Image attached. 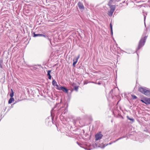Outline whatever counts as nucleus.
Segmentation results:
<instances>
[{"instance_id":"obj_1","label":"nucleus","mask_w":150,"mask_h":150,"mask_svg":"<svg viewBox=\"0 0 150 150\" xmlns=\"http://www.w3.org/2000/svg\"><path fill=\"white\" fill-rule=\"evenodd\" d=\"M139 90L142 93L148 96H150V90H148L146 88L143 87H140Z\"/></svg>"},{"instance_id":"obj_2","label":"nucleus","mask_w":150,"mask_h":150,"mask_svg":"<svg viewBox=\"0 0 150 150\" xmlns=\"http://www.w3.org/2000/svg\"><path fill=\"white\" fill-rule=\"evenodd\" d=\"M147 38V36H145L144 38H142L141 39L139 43L138 47L137 48V50L139 49L144 45Z\"/></svg>"},{"instance_id":"obj_3","label":"nucleus","mask_w":150,"mask_h":150,"mask_svg":"<svg viewBox=\"0 0 150 150\" xmlns=\"http://www.w3.org/2000/svg\"><path fill=\"white\" fill-rule=\"evenodd\" d=\"M102 136L103 135L100 132L97 134L95 135L96 140H98L102 138Z\"/></svg>"},{"instance_id":"obj_4","label":"nucleus","mask_w":150,"mask_h":150,"mask_svg":"<svg viewBox=\"0 0 150 150\" xmlns=\"http://www.w3.org/2000/svg\"><path fill=\"white\" fill-rule=\"evenodd\" d=\"M78 4L79 8L82 11L84 9V6L83 4L80 2H79Z\"/></svg>"},{"instance_id":"obj_5","label":"nucleus","mask_w":150,"mask_h":150,"mask_svg":"<svg viewBox=\"0 0 150 150\" xmlns=\"http://www.w3.org/2000/svg\"><path fill=\"white\" fill-rule=\"evenodd\" d=\"M79 57H80V55H78V57H77L76 58V61H75V59H73V61L74 62L73 64V65L74 67L75 66V64L77 62L78 59L79 58Z\"/></svg>"},{"instance_id":"obj_6","label":"nucleus","mask_w":150,"mask_h":150,"mask_svg":"<svg viewBox=\"0 0 150 150\" xmlns=\"http://www.w3.org/2000/svg\"><path fill=\"white\" fill-rule=\"evenodd\" d=\"M144 100L146 104H150V98H145Z\"/></svg>"},{"instance_id":"obj_7","label":"nucleus","mask_w":150,"mask_h":150,"mask_svg":"<svg viewBox=\"0 0 150 150\" xmlns=\"http://www.w3.org/2000/svg\"><path fill=\"white\" fill-rule=\"evenodd\" d=\"M110 7V10L112 11H114L115 9V5H110L109 6Z\"/></svg>"},{"instance_id":"obj_8","label":"nucleus","mask_w":150,"mask_h":150,"mask_svg":"<svg viewBox=\"0 0 150 150\" xmlns=\"http://www.w3.org/2000/svg\"><path fill=\"white\" fill-rule=\"evenodd\" d=\"M51 70H48L47 71V75L48 76V79H51V76L50 74V73H51Z\"/></svg>"},{"instance_id":"obj_9","label":"nucleus","mask_w":150,"mask_h":150,"mask_svg":"<svg viewBox=\"0 0 150 150\" xmlns=\"http://www.w3.org/2000/svg\"><path fill=\"white\" fill-rule=\"evenodd\" d=\"M52 85L54 86H56L57 87H58V85L57 84V82L54 79L52 81Z\"/></svg>"},{"instance_id":"obj_10","label":"nucleus","mask_w":150,"mask_h":150,"mask_svg":"<svg viewBox=\"0 0 150 150\" xmlns=\"http://www.w3.org/2000/svg\"><path fill=\"white\" fill-rule=\"evenodd\" d=\"M62 90L63 91L65 92L66 93H67L68 92V90L67 88H65L64 87H63V88H62Z\"/></svg>"},{"instance_id":"obj_11","label":"nucleus","mask_w":150,"mask_h":150,"mask_svg":"<svg viewBox=\"0 0 150 150\" xmlns=\"http://www.w3.org/2000/svg\"><path fill=\"white\" fill-rule=\"evenodd\" d=\"M14 100V99L13 98H11L8 101V103L11 104L12 102Z\"/></svg>"},{"instance_id":"obj_12","label":"nucleus","mask_w":150,"mask_h":150,"mask_svg":"<svg viewBox=\"0 0 150 150\" xmlns=\"http://www.w3.org/2000/svg\"><path fill=\"white\" fill-rule=\"evenodd\" d=\"M114 12V11H112L110 10V11L108 12V15L110 16H112Z\"/></svg>"},{"instance_id":"obj_13","label":"nucleus","mask_w":150,"mask_h":150,"mask_svg":"<svg viewBox=\"0 0 150 150\" xmlns=\"http://www.w3.org/2000/svg\"><path fill=\"white\" fill-rule=\"evenodd\" d=\"M41 34H36L35 33H34L33 37H41Z\"/></svg>"},{"instance_id":"obj_14","label":"nucleus","mask_w":150,"mask_h":150,"mask_svg":"<svg viewBox=\"0 0 150 150\" xmlns=\"http://www.w3.org/2000/svg\"><path fill=\"white\" fill-rule=\"evenodd\" d=\"M113 0H110L108 2V5L109 6L111 5V4L113 3Z\"/></svg>"},{"instance_id":"obj_15","label":"nucleus","mask_w":150,"mask_h":150,"mask_svg":"<svg viewBox=\"0 0 150 150\" xmlns=\"http://www.w3.org/2000/svg\"><path fill=\"white\" fill-rule=\"evenodd\" d=\"M110 29H111V34H112V24L111 23H110Z\"/></svg>"},{"instance_id":"obj_16","label":"nucleus","mask_w":150,"mask_h":150,"mask_svg":"<svg viewBox=\"0 0 150 150\" xmlns=\"http://www.w3.org/2000/svg\"><path fill=\"white\" fill-rule=\"evenodd\" d=\"M41 37H43L46 38H48V40H50V39L49 38H48V36L47 35H45L43 34H41Z\"/></svg>"},{"instance_id":"obj_17","label":"nucleus","mask_w":150,"mask_h":150,"mask_svg":"<svg viewBox=\"0 0 150 150\" xmlns=\"http://www.w3.org/2000/svg\"><path fill=\"white\" fill-rule=\"evenodd\" d=\"M11 91L12 92L10 94V96L11 98H12L13 96V92L12 89H11Z\"/></svg>"},{"instance_id":"obj_18","label":"nucleus","mask_w":150,"mask_h":150,"mask_svg":"<svg viewBox=\"0 0 150 150\" xmlns=\"http://www.w3.org/2000/svg\"><path fill=\"white\" fill-rule=\"evenodd\" d=\"M57 88L59 90H62V88H63V87L62 86H59V87L58 86V87H57Z\"/></svg>"},{"instance_id":"obj_19","label":"nucleus","mask_w":150,"mask_h":150,"mask_svg":"<svg viewBox=\"0 0 150 150\" xmlns=\"http://www.w3.org/2000/svg\"><path fill=\"white\" fill-rule=\"evenodd\" d=\"M127 118H128V119L129 120L132 121V122L134 121V119H133V118H129V117L128 116H127Z\"/></svg>"},{"instance_id":"obj_20","label":"nucleus","mask_w":150,"mask_h":150,"mask_svg":"<svg viewBox=\"0 0 150 150\" xmlns=\"http://www.w3.org/2000/svg\"><path fill=\"white\" fill-rule=\"evenodd\" d=\"M132 97L133 99H136L137 98V97L135 95H132Z\"/></svg>"},{"instance_id":"obj_21","label":"nucleus","mask_w":150,"mask_h":150,"mask_svg":"<svg viewBox=\"0 0 150 150\" xmlns=\"http://www.w3.org/2000/svg\"><path fill=\"white\" fill-rule=\"evenodd\" d=\"M78 86H75L74 87V89L77 91L78 90Z\"/></svg>"},{"instance_id":"obj_22","label":"nucleus","mask_w":150,"mask_h":150,"mask_svg":"<svg viewBox=\"0 0 150 150\" xmlns=\"http://www.w3.org/2000/svg\"><path fill=\"white\" fill-rule=\"evenodd\" d=\"M1 61H0V66L1 67H2V66H1Z\"/></svg>"},{"instance_id":"obj_23","label":"nucleus","mask_w":150,"mask_h":150,"mask_svg":"<svg viewBox=\"0 0 150 150\" xmlns=\"http://www.w3.org/2000/svg\"><path fill=\"white\" fill-rule=\"evenodd\" d=\"M141 101L143 102V103H144L145 104V100H141Z\"/></svg>"},{"instance_id":"obj_24","label":"nucleus","mask_w":150,"mask_h":150,"mask_svg":"<svg viewBox=\"0 0 150 150\" xmlns=\"http://www.w3.org/2000/svg\"><path fill=\"white\" fill-rule=\"evenodd\" d=\"M146 16H145L144 15V21H145V19H146Z\"/></svg>"},{"instance_id":"obj_25","label":"nucleus","mask_w":150,"mask_h":150,"mask_svg":"<svg viewBox=\"0 0 150 150\" xmlns=\"http://www.w3.org/2000/svg\"><path fill=\"white\" fill-rule=\"evenodd\" d=\"M120 138H119L118 139H117L114 142H115L116 141L118 140L119 139H120Z\"/></svg>"},{"instance_id":"obj_26","label":"nucleus","mask_w":150,"mask_h":150,"mask_svg":"<svg viewBox=\"0 0 150 150\" xmlns=\"http://www.w3.org/2000/svg\"><path fill=\"white\" fill-rule=\"evenodd\" d=\"M77 57H75L74 59H75V61H76V58Z\"/></svg>"},{"instance_id":"obj_27","label":"nucleus","mask_w":150,"mask_h":150,"mask_svg":"<svg viewBox=\"0 0 150 150\" xmlns=\"http://www.w3.org/2000/svg\"><path fill=\"white\" fill-rule=\"evenodd\" d=\"M112 144V143H110L109 144Z\"/></svg>"},{"instance_id":"obj_28","label":"nucleus","mask_w":150,"mask_h":150,"mask_svg":"<svg viewBox=\"0 0 150 150\" xmlns=\"http://www.w3.org/2000/svg\"><path fill=\"white\" fill-rule=\"evenodd\" d=\"M87 149V150H90V149Z\"/></svg>"},{"instance_id":"obj_29","label":"nucleus","mask_w":150,"mask_h":150,"mask_svg":"<svg viewBox=\"0 0 150 150\" xmlns=\"http://www.w3.org/2000/svg\"><path fill=\"white\" fill-rule=\"evenodd\" d=\"M144 23H145V22H144Z\"/></svg>"}]
</instances>
